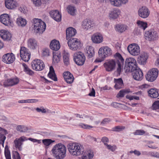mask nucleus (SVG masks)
Returning <instances> with one entry per match:
<instances>
[{
  "mask_svg": "<svg viewBox=\"0 0 159 159\" xmlns=\"http://www.w3.org/2000/svg\"><path fill=\"white\" fill-rule=\"evenodd\" d=\"M52 154L56 159H63L66 156V149L61 143L57 144L51 150Z\"/></svg>",
  "mask_w": 159,
  "mask_h": 159,
  "instance_id": "1",
  "label": "nucleus"
},
{
  "mask_svg": "<svg viewBox=\"0 0 159 159\" xmlns=\"http://www.w3.org/2000/svg\"><path fill=\"white\" fill-rule=\"evenodd\" d=\"M67 148L70 153L74 156L82 154L84 151L83 146L79 143H70L68 145Z\"/></svg>",
  "mask_w": 159,
  "mask_h": 159,
  "instance_id": "2",
  "label": "nucleus"
},
{
  "mask_svg": "<svg viewBox=\"0 0 159 159\" xmlns=\"http://www.w3.org/2000/svg\"><path fill=\"white\" fill-rule=\"evenodd\" d=\"M124 70L125 73L130 72L138 67L135 59L133 58H127L125 61Z\"/></svg>",
  "mask_w": 159,
  "mask_h": 159,
  "instance_id": "3",
  "label": "nucleus"
},
{
  "mask_svg": "<svg viewBox=\"0 0 159 159\" xmlns=\"http://www.w3.org/2000/svg\"><path fill=\"white\" fill-rule=\"evenodd\" d=\"M33 25L34 30L36 31L37 33H42L46 29L45 23L41 19L37 18L34 19Z\"/></svg>",
  "mask_w": 159,
  "mask_h": 159,
  "instance_id": "4",
  "label": "nucleus"
},
{
  "mask_svg": "<svg viewBox=\"0 0 159 159\" xmlns=\"http://www.w3.org/2000/svg\"><path fill=\"white\" fill-rule=\"evenodd\" d=\"M70 49L73 51L80 50L81 47V44L78 39L74 38L70 39L67 42Z\"/></svg>",
  "mask_w": 159,
  "mask_h": 159,
  "instance_id": "5",
  "label": "nucleus"
},
{
  "mask_svg": "<svg viewBox=\"0 0 159 159\" xmlns=\"http://www.w3.org/2000/svg\"><path fill=\"white\" fill-rule=\"evenodd\" d=\"M73 59L76 64L79 66H82L84 63L85 57L83 53L78 52L74 54Z\"/></svg>",
  "mask_w": 159,
  "mask_h": 159,
  "instance_id": "6",
  "label": "nucleus"
},
{
  "mask_svg": "<svg viewBox=\"0 0 159 159\" xmlns=\"http://www.w3.org/2000/svg\"><path fill=\"white\" fill-rule=\"evenodd\" d=\"M127 50L129 53L134 56H138L140 53V47L136 43H132L129 45L127 47Z\"/></svg>",
  "mask_w": 159,
  "mask_h": 159,
  "instance_id": "7",
  "label": "nucleus"
},
{
  "mask_svg": "<svg viewBox=\"0 0 159 159\" xmlns=\"http://www.w3.org/2000/svg\"><path fill=\"white\" fill-rule=\"evenodd\" d=\"M32 68L36 71H41L44 69L45 65L43 61L40 59H35L31 62Z\"/></svg>",
  "mask_w": 159,
  "mask_h": 159,
  "instance_id": "8",
  "label": "nucleus"
},
{
  "mask_svg": "<svg viewBox=\"0 0 159 159\" xmlns=\"http://www.w3.org/2000/svg\"><path fill=\"white\" fill-rule=\"evenodd\" d=\"M158 70L156 68H152L150 70L146 76L147 80L150 82L154 81L158 76Z\"/></svg>",
  "mask_w": 159,
  "mask_h": 159,
  "instance_id": "9",
  "label": "nucleus"
},
{
  "mask_svg": "<svg viewBox=\"0 0 159 159\" xmlns=\"http://www.w3.org/2000/svg\"><path fill=\"white\" fill-rule=\"evenodd\" d=\"M103 66L106 71L111 72L115 69L116 62L114 60H107L104 63Z\"/></svg>",
  "mask_w": 159,
  "mask_h": 159,
  "instance_id": "10",
  "label": "nucleus"
},
{
  "mask_svg": "<svg viewBox=\"0 0 159 159\" xmlns=\"http://www.w3.org/2000/svg\"><path fill=\"white\" fill-rule=\"evenodd\" d=\"M20 55L21 58L25 61H28L30 57V54L29 50L24 47H21Z\"/></svg>",
  "mask_w": 159,
  "mask_h": 159,
  "instance_id": "11",
  "label": "nucleus"
},
{
  "mask_svg": "<svg viewBox=\"0 0 159 159\" xmlns=\"http://www.w3.org/2000/svg\"><path fill=\"white\" fill-rule=\"evenodd\" d=\"M112 53L111 49L108 47H102L99 49L98 52L99 57L103 59L110 56Z\"/></svg>",
  "mask_w": 159,
  "mask_h": 159,
  "instance_id": "12",
  "label": "nucleus"
},
{
  "mask_svg": "<svg viewBox=\"0 0 159 159\" xmlns=\"http://www.w3.org/2000/svg\"><path fill=\"white\" fill-rule=\"evenodd\" d=\"M114 57L117 59L118 67L117 68V71L120 75L124 63V60L121 55L119 53H116L114 55Z\"/></svg>",
  "mask_w": 159,
  "mask_h": 159,
  "instance_id": "13",
  "label": "nucleus"
},
{
  "mask_svg": "<svg viewBox=\"0 0 159 159\" xmlns=\"http://www.w3.org/2000/svg\"><path fill=\"white\" fill-rule=\"evenodd\" d=\"M130 72H132L133 78L137 80H141L143 78V74L140 69L138 67L134 69Z\"/></svg>",
  "mask_w": 159,
  "mask_h": 159,
  "instance_id": "14",
  "label": "nucleus"
},
{
  "mask_svg": "<svg viewBox=\"0 0 159 159\" xmlns=\"http://www.w3.org/2000/svg\"><path fill=\"white\" fill-rule=\"evenodd\" d=\"M138 13L139 16L141 18H146L148 16L150 11L147 7L143 6L139 8Z\"/></svg>",
  "mask_w": 159,
  "mask_h": 159,
  "instance_id": "15",
  "label": "nucleus"
},
{
  "mask_svg": "<svg viewBox=\"0 0 159 159\" xmlns=\"http://www.w3.org/2000/svg\"><path fill=\"white\" fill-rule=\"evenodd\" d=\"M82 26L83 29L87 30L94 28L95 25L93 21L91 20H86L82 22Z\"/></svg>",
  "mask_w": 159,
  "mask_h": 159,
  "instance_id": "16",
  "label": "nucleus"
},
{
  "mask_svg": "<svg viewBox=\"0 0 159 159\" xmlns=\"http://www.w3.org/2000/svg\"><path fill=\"white\" fill-rule=\"evenodd\" d=\"M15 57L12 53H8L4 55L2 58V61L5 63H12L15 60Z\"/></svg>",
  "mask_w": 159,
  "mask_h": 159,
  "instance_id": "17",
  "label": "nucleus"
},
{
  "mask_svg": "<svg viewBox=\"0 0 159 159\" xmlns=\"http://www.w3.org/2000/svg\"><path fill=\"white\" fill-rule=\"evenodd\" d=\"M0 21L5 25H10L11 21L8 15L7 14H4L0 16Z\"/></svg>",
  "mask_w": 159,
  "mask_h": 159,
  "instance_id": "18",
  "label": "nucleus"
},
{
  "mask_svg": "<svg viewBox=\"0 0 159 159\" xmlns=\"http://www.w3.org/2000/svg\"><path fill=\"white\" fill-rule=\"evenodd\" d=\"M28 47L32 50L37 49L38 47L37 41L34 38L29 39L27 42Z\"/></svg>",
  "mask_w": 159,
  "mask_h": 159,
  "instance_id": "19",
  "label": "nucleus"
},
{
  "mask_svg": "<svg viewBox=\"0 0 159 159\" xmlns=\"http://www.w3.org/2000/svg\"><path fill=\"white\" fill-rule=\"evenodd\" d=\"M129 0H109L111 4L113 6L116 7H120L123 4H126Z\"/></svg>",
  "mask_w": 159,
  "mask_h": 159,
  "instance_id": "20",
  "label": "nucleus"
},
{
  "mask_svg": "<svg viewBox=\"0 0 159 159\" xmlns=\"http://www.w3.org/2000/svg\"><path fill=\"white\" fill-rule=\"evenodd\" d=\"M148 57V55L147 53L143 52L138 57L137 61L140 64L144 65L146 63Z\"/></svg>",
  "mask_w": 159,
  "mask_h": 159,
  "instance_id": "21",
  "label": "nucleus"
},
{
  "mask_svg": "<svg viewBox=\"0 0 159 159\" xmlns=\"http://www.w3.org/2000/svg\"><path fill=\"white\" fill-rule=\"evenodd\" d=\"M120 13V11L119 9L114 8L109 12V17L110 19H116L119 17Z\"/></svg>",
  "mask_w": 159,
  "mask_h": 159,
  "instance_id": "22",
  "label": "nucleus"
},
{
  "mask_svg": "<svg viewBox=\"0 0 159 159\" xmlns=\"http://www.w3.org/2000/svg\"><path fill=\"white\" fill-rule=\"evenodd\" d=\"M63 76L65 81L69 84L72 83L74 80L73 75L69 72H65L63 73Z\"/></svg>",
  "mask_w": 159,
  "mask_h": 159,
  "instance_id": "23",
  "label": "nucleus"
},
{
  "mask_svg": "<svg viewBox=\"0 0 159 159\" xmlns=\"http://www.w3.org/2000/svg\"><path fill=\"white\" fill-rule=\"evenodd\" d=\"M26 140H27L26 138L23 136L19 139H16L14 142L15 147L19 150H21V146L22 144V142Z\"/></svg>",
  "mask_w": 159,
  "mask_h": 159,
  "instance_id": "24",
  "label": "nucleus"
},
{
  "mask_svg": "<svg viewBox=\"0 0 159 159\" xmlns=\"http://www.w3.org/2000/svg\"><path fill=\"white\" fill-rule=\"evenodd\" d=\"M19 81V79L17 78L8 79L4 81L3 85L5 87L12 86L17 84Z\"/></svg>",
  "mask_w": 159,
  "mask_h": 159,
  "instance_id": "25",
  "label": "nucleus"
},
{
  "mask_svg": "<svg viewBox=\"0 0 159 159\" xmlns=\"http://www.w3.org/2000/svg\"><path fill=\"white\" fill-rule=\"evenodd\" d=\"M0 36L4 40H10L11 38V33L8 31L4 30H0Z\"/></svg>",
  "mask_w": 159,
  "mask_h": 159,
  "instance_id": "26",
  "label": "nucleus"
},
{
  "mask_svg": "<svg viewBox=\"0 0 159 159\" xmlns=\"http://www.w3.org/2000/svg\"><path fill=\"white\" fill-rule=\"evenodd\" d=\"M49 14L51 17L57 21H60L61 20V15L57 10L51 11Z\"/></svg>",
  "mask_w": 159,
  "mask_h": 159,
  "instance_id": "27",
  "label": "nucleus"
},
{
  "mask_svg": "<svg viewBox=\"0 0 159 159\" xmlns=\"http://www.w3.org/2000/svg\"><path fill=\"white\" fill-rule=\"evenodd\" d=\"M147 36L146 39L149 41L155 40L158 37V35L156 31H148L146 34Z\"/></svg>",
  "mask_w": 159,
  "mask_h": 159,
  "instance_id": "28",
  "label": "nucleus"
},
{
  "mask_svg": "<svg viewBox=\"0 0 159 159\" xmlns=\"http://www.w3.org/2000/svg\"><path fill=\"white\" fill-rule=\"evenodd\" d=\"M66 39L69 40L72 37L74 36L76 33V30L72 27L67 28L66 30Z\"/></svg>",
  "mask_w": 159,
  "mask_h": 159,
  "instance_id": "29",
  "label": "nucleus"
},
{
  "mask_svg": "<svg viewBox=\"0 0 159 159\" xmlns=\"http://www.w3.org/2000/svg\"><path fill=\"white\" fill-rule=\"evenodd\" d=\"M93 42L96 43H102L103 40L102 35L100 34H94L91 37Z\"/></svg>",
  "mask_w": 159,
  "mask_h": 159,
  "instance_id": "30",
  "label": "nucleus"
},
{
  "mask_svg": "<svg viewBox=\"0 0 159 159\" xmlns=\"http://www.w3.org/2000/svg\"><path fill=\"white\" fill-rule=\"evenodd\" d=\"M50 47L53 50L57 51L60 47L59 42L56 40H52L50 43Z\"/></svg>",
  "mask_w": 159,
  "mask_h": 159,
  "instance_id": "31",
  "label": "nucleus"
},
{
  "mask_svg": "<svg viewBox=\"0 0 159 159\" xmlns=\"http://www.w3.org/2000/svg\"><path fill=\"white\" fill-rule=\"evenodd\" d=\"M148 95L152 98H156L159 95L158 90L156 88H152L148 91Z\"/></svg>",
  "mask_w": 159,
  "mask_h": 159,
  "instance_id": "32",
  "label": "nucleus"
},
{
  "mask_svg": "<svg viewBox=\"0 0 159 159\" xmlns=\"http://www.w3.org/2000/svg\"><path fill=\"white\" fill-rule=\"evenodd\" d=\"M114 82L115 83L114 87L116 89H120L123 87L124 84L121 78L114 79Z\"/></svg>",
  "mask_w": 159,
  "mask_h": 159,
  "instance_id": "33",
  "label": "nucleus"
},
{
  "mask_svg": "<svg viewBox=\"0 0 159 159\" xmlns=\"http://www.w3.org/2000/svg\"><path fill=\"white\" fill-rule=\"evenodd\" d=\"M7 134V131L4 129L0 128V144L4 147V143L6 137L5 135Z\"/></svg>",
  "mask_w": 159,
  "mask_h": 159,
  "instance_id": "34",
  "label": "nucleus"
},
{
  "mask_svg": "<svg viewBox=\"0 0 159 159\" xmlns=\"http://www.w3.org/2000/svg\"><path fill=\"white\" fill-rule=\"evenodd\" d=\"M48 76L50 78L54 81L57 80V78L55 74L54 69L52 66L50 67V70Z\"/></svg>",
  "mask_w": 159,
  "mask_h": 159,
  "instance_id": "35",
  "label": "nucleus"
},
{
  "mask_svg": "<svg viewBox=\"0 0 159 159\" xmlns=\"http://www.w3.org/2000/svg\"><path fill=\"white\" fill-rule=\"evenodd\" d=\"M5 5L6 7L8 9H13L16 7L13 0H6Z\"/></svg>",
  "mask_w": 159,
  "mask_h": 159,
  "instance_id": "36",
  "label": "nucleus"
},
{
  "mask_svg": "<svg viewBox=\"0 0 159 159\" xmlns=\"http://www.w3.org/2000/svg\"><path fill=\"white\" fill-rule=\"evenodd\" d=\"M68 12L72 16H74L76 14V9L75 7L71 5H69L66 8Z\"/></svg>",
  "mask_w": 159,
  "mask_h": 159,
  "instance_id": "37",
  "label": "nucleus"
},
{
  "mask_svg": "<svg viewBox=\"0 0 159 159\" xmlns=\"http://www.w3.org/2000/svg\"><path fill=\"white\" fill-rule=\"evenodd\" d=\"M127 26L123 24H119L116 25V30L119 32L122 33L127 29Z\"/></svg>",
  "mask_w": 159,
  "mask_h": 159,
  "instance_id": "38",
  "label": "nucleus"
},
{
  "mask_svg": "<svg viewBox=\"0 0 159 159\" xmlns=\"http://www.w3.org/2000/svg\"><path fill=\"white\" fill-rule=\"evenodd\" d=\"M61 55L59 52H53V61L54 63H57L60 61Z\"/></svg>",
  "mask_w": 159,
  "mask_h": 159,
  "instance_id": "39",
  "label": "nucleus"
},
{
  "mask_svg": "<svg viewBox=\"0 0 159 159\" xmlns=\"http://www.w3.org/2000/svg\"><path fill=\"white\" fill-rule=\"evenodd\" d=\"M16 23L19 26L24 27L26 24V20L22 18L19 17L17 19Z\"/></svg>",
  "mask_w": 159,
  "mask_h": 159,
  "instance_id": "40",
  "label": "nucleus"
},
{
  "mask_svg": "<svg viewBox=\"0 0 159 159\" xmlns=\"http://www.w3.org/2000/svg\"><path fill=\"white\" fill-rule=\"evenodd\" d=\"M63 57L64 64L66 65H68L70 63L69 54L65 52L63 54Z\"/></svg>",
  "mask_w": 159,
  "mask_h": 159,
  "instance_id": "41",
  "label": "nucleus"
},
{
  "mask_svg": "<svg viewBox=\"0 0 159 159\" xmlns=\"http://www.w3.org/2000/svg\"><path fill=\"white\" fill-rule=\"evenodd\" d=\"M87 54L89 58H91L92 57L94 54L93 48L91 46L89 47L87 50Z\"/></svg>",
  "mask_w": 159,
  "mask_h": 159,
  "instance_id": "42",
  "label": "nucleus"
},
{
  "mask_svg": "<svg viewBox=\"0 0 159 159\" xmlns=\"http://www.w3.org/2000/svg\"><path fill=\"white\" fill-rule=\"evenodd\" d=\"M16 129L20 132H25L28 130V128L25 126L19 125L16 127Z\"/></svg>",
  "mask_w": 159,
  "mask_h": 159,
  "instance_id": "43",
  "label": "nucleus"
},
{
  "mask_svg": "<svg viewBox=\"0 0 159 159\" xmlns=\"http://www.w3.org/2000/svg\"><path fill=\"white\" fill-rule=\"evenodd\" d=\"M137 23L139 28H141L143 30L147 27V24L146 22L138 20Z\"/></svg>",
  "mask_w": 159,
  "mask_h": 159,
  "instance_id": "44",
  "label": "nucleus"
},
{
  "mask_svg": "<svg viewBox=\"0 0 159 159\" xmlns=\"http://www.w3.org/2000/svg\"><path fill=\"white\" fill-rule=\"evenodd\" d=\"M22 66L24 68V70L26 72L27 74L30 75H33L34 72L33 71L29 69L25 63H23Z\"/></svg>",
  "mask_w": 159,
  "mask_h": 159,
  "instance_id": "45",
  "label": "nucleus"
},
{
  "mask_svg": "<svg viewBox=\"0 0 159 159\" xmlns=\"http://www.w3.org/2000/svg\"><path fill=\"white\" fill-rule=\"evenodd\" d=\"M54 142V141H53L50 139H45L42 140L43 143L46 146H49L51 144Z\"/></svg>",
  "mask_w": 159,
  "mask_h": 159,
  "instance_id": "46",
  "label": "nucleus"
},
{
  "mask_svg": "<svg viewBox=\"0 0 159 159\" xmlns=\"http://www.w3.org/2000/svg\"><path fill=\"white\" fill-rule=\"evenodd\" d=\"M5 155L6 159H11L10 152L7 146L5 148Z\"/></svg>",
  "mask_w": 159,
  "mask_h": 159,
  "instance_id": "47",
  "label": "nucleus"
},
{
  "mask_svg": "<svg viewBox=\"0 0 159 159\" xmlns=\"http://www.w3.org/2000/svg\"><path fill=\"white\" fill-rule=\"evenodd\" d=\"M93 154L92 152H90L87 154V155H84L83 159H91L93 157Z\"/></svg>",
  "mask_w": 159,
  "mask_h": 159,
  "instance_id": "48",
  "label": "nucleus"
},
{
  "mask_svg": "<svg viewBox=\"0 0 159 159\" xmlns=\"http://www.w3.org/2000/svg\"><path fill=\"white\" fill-rule=\"evenodd\" d=\"M125 127L123 126H117L113 128V130L115 131L120 132L124 130Z\"/></svg>",
  "mask_w": 159,
  "mask_h": 159,
  "instance_id": "49",
  "label": "nucleus"
},
{
  "mask_svg": "<svg viewBox=\"0 0 159 159\" xmlns=\"http://www.w3.org/2000/svg\"><path fill=\"white\" fill-rule=\"evenodd\" d=\"M127 90H120L117 95V98H122L124 97L125 93H128Z\"/></svg>",
  "mask_w": 159,
  "mask_h": 159,
  "instance_id": "50",
  "label": "nucleus"
},
{
  "mask_svg": "<svg viewBox=\"0 0 159 159\" xmlns=\"http://www.w3.org/2000/svg\"><path fill=\"white\" fill-rule=\"evenodd\" d=\"M105 147L111 151L112 152H114L116 149V146H111V145L108 144H106Z\"/></svg>",
  "mask_w": 159,
  "mask_h": 159,
  "instance_id": "51",
  "label": "nucleus"
},
{
  "mask_svg": "<svg viewBox=\"0 0 159 159\" xmlns=\"http://www.w3.org/2000/svg\"><path fill=\"white\" fill-rule=\"evenodd\" d=\"M79 126L81 128L85 129H90L93 127L91 126L82 123L79 124Z\"/></svg>",
  "mask_w": 159,
  "mask_h": 159,
  "instance_id": "52",
  "label": "nucleus"
},
{
  "mask_svg": "<svg viewBox=\"0 0 159 159\" xmlns=\"http://www.w3.org/2000/svg\"><path fill=\"white\" fill-rule=\"evenodd\" d=\"M152 108L153 110L159 109V101H155L152 104Z\"/></svg>",
  "mask_w": 159,
  "mask_h": 159,
  "instance_id": "53",
  "label": "nucleus"
},
{
  "mask_svg": "<svg viewBox=\"0 0 159 159\" xmlns=\"http://www.w3.org/2000/svg\"><path fill=\"white\" fill-rule=\"evenodd\" d=\"M12 159H20L19 154L16 151H14L12 153Z\"/></svg>",
  "mask_w": 159,
  "mask_h": 159,
  "instance_id": "54",
  "label": "nucleus"
},
{
  "mask_svg": "<svg viewBox=\"0 0 159 159\" xmlns=\"http://www.w3.org/2000/svg\"><path fill=\"white\" fill-rule=\"evenodd\" d=\"M145 132L143 130H137L134 133V135H142L145 133Z\"/></svg>",
  "mask_w": 159,
  "mask_h": 159,
  "instance_id": "55",
  "label": "nucleus"
},
{
  "mask_svg": "<svg viewBox=\"0 0 159 159\" xmlns=\"http://www.w3.org/2000/svg\"><path fill=\"white\" fill-rule=\"evenodd\" d=\"M38 101L37 99H28L25 100V103H36Z\"/></svg>",
  "mask_w": 159,
  "mask_h": 159,
  "instance_id": "56",
  "label": "nucleus"
},
{
  "mask_svg": "<svg viewBox=\"0 0 159 159\" xmlns=\"http://www.w3.org/2000/svg\"><path fill=\"white\" fill-rule=\"evenodd\" d=\"M36 110L39 112H41L43 113H45L46 112V109L43 107H41L40 108L37 107L36 109Z\"/></svg>",
  "mask_w": 159,
  "mask_h": 159,
  "instance_id": "57",
  "label": "nucleus"
},
{
  "mask_svg": "<svg viewBox=\"0 0 159 159\" xmlns=\"http://www.w3.org/2000/svg\"><path fill=\"white\" fill-rule=\"evenodd\" d=\"M42 55L43 56H47L49 55V51L48 49H45L43 50Z\"/></svg>",
  "mask_w": 159,
  "mask_h": 159,
  "instance_id": "58",
  "label": "nucleus"
},
{
  "mask_svg": "<svg viewBox=\"0 0 159 159\" xmlns=\"http://www.w3.org/2000/svg\"><path fill=\"white\" fill-rule=\"evenodd\" d=\"M34 4L37 6H39L41 4V0H31Z\"/></svg>",
  "mask_w": 159,
  "mask_h": 159,
  "instance_id": "59",
  "label": "nucleus"
},
{
  "mask_svg": "<svg viewBox=\"0 0 159 159\" xmlns=\"http://www.w3.org/2000/svg\"><path fill=\"white\" fill-rule=\"evenodd\" d=\"M101 141L104 143V145H105V146H106V144H108L107 143L108 142L109 140L108 138L107 137H104L102 138Z\"/></svg>",
  "mask_w": 159,
  "mask_h": 159,
  "instance_id": "60",
  "label": "nucleus"
},
{
  "mask_svg": "<svg viewBox=\"0 0 159 159\" xmlns=\"http://www.w3.org/2000/svg\"><path fill=\"white\" fill-rule=\"evenodd\" d=\"M111 121V120L109 118H105L102 121L101 124L102 125L106 124Z\"/></svg>",
  "mask_w": 159,
  "mask_h": 159,
  "instance_id": "61",
  "label": "nucleus"
},
{
  "mask_svg": "<svg viewBox=\"0 0 159 159\" xmlns=\"http://www.w3.org/2000/svg\"><path fill=\"white\" fill-rule=\"evenodd\" d=\"M152 157H155L159 158V153L158 152H152L151 154Z\"/></svg>",
  "mask_w": 159,
  "mask_h": 159,
  "instance_id": "62",
  "label": "nucleus"
},
{
  "mask_svg": "<svg viewBox=\"0 0 159 159\" xmlns=\"http://www.w3.org/2000/svg\"><path fill=\"white\" fill-rule=\"evenodd\" d=\"M95 92L94 89L92 88L90 93L89 94V95L90 96L95 97Z\"/></svg>",
  "mask_w": 159,
  "mask_h": 159,
  "instance_id": "63",
  "label": "nucleus"
},
{
  "mask_svg": "<svg viewBox=\"0 0 159 159\" xmlns=\"http://www.w3.org/2000/svg\"><path fill=\"white\" fill-rule=\"evenodd\" d=\"M29 140H30L31 141L33 142H37L38 143H41L40 140H37L34 139H33L31 138H29Z\"/></svg>",
  "mask_w": 159,
  "mask_h": 159,
  "instance_id": "64",
  "label": "nucleus"
}]
</instances>
